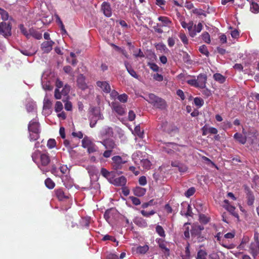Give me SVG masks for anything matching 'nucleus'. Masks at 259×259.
I'll return each mask as SVG.
<instances>
[{
	"mask_svg": "<svg viewBox=\"0 0 259 259\" xmlns=\"http://www.w3.org/2000/svg\"><path fill=\"white\" fill-rule=\"evenodd\" d=\"M28 130L31 141H34L39 139L40 133V124L35 119L30 121L28 125Z\"/></svg>",
	"mask_w": 259,
	"mask_h": 259,
	"instance_id": "obj_1",
	"label": "nucleus"
},
{
	"mask_svg": "<svg viewBox=\"0 0 259 259\" xmlns=\"http://www.w3.org/2000/svg\"><path fill=\"white\" fill-rule=\"evenodd\" d=\"M103 145L106 150L103 153L105 158L110 157L114 149H117V145L115 141L111 139H107L100 142Z\"/></svg>",
	"mask_w": 259,
	"mask_h": 259,
	"instance_id": "obj_2",
	"label": "nucleus"
},
{
	"mask_svg": "<svg viewBox=\"0 0 259 259\" xmlns=\"http://www.w3.org/2000/svg\"><path fill=\"white\" fill-rule=\"evenodd\" d=\"M148 102L152 104L154 107L160 110H164L167 107L165 101L154 94H150L148 96Z\"/></svg>",
	"mask_w": 259,
	"mask_h": 259,
	"instance_id": "obj_3",
	"label": "nucleus"
},
{
	"mask_svg": "<svg viewBox=\"0 0 259 259\" xmlns=\"http://www.w3.org/2000/svg\"><path fill=\"white\" fill-rule=\"evenodd\" d=\"M89 112L91 113V116L89 117L90 125L91 127L95 126L99 119L103 118V115L100 113L99 110L95 107H91Z\"/></svg>",
	"mask_w": 259,
	"mask_h": 259,
	"instance_id": "obj_4",
	"label": "nucleus"
},
{
	"mask_svg": "<svg viewBox=\"0 0 259 259\" xmlns=\"http://www.w3.org/2000/svg\"><path fill=\"white\" fill-rule=\"evenodd\" d=\"M12 25L10 22H2L0 23V35L6 38L12 34Z\"/></svg>",
	"mask_w": 259,
	"mask_h": 259,
	"instance_id": "obj_5",
	"label": "nucleus"
},
{
	"mask_svg": "<svg viewBox=\"0 0 259 259\" xmlns=\"http://www.w3.org/2000/svg\"><path fill=\"white\" fill-rule=\"evenodd\" d=\"M111 107L113 110L120 116H123L126 113L125 105L120 104L118 102H112Z\"/></svg>",
	"mask_w": 259,
	"mask_h": 259,
	"instance_id": "obj_6",
	"label": "nucleus"
},
{
	"mask_svg": "<svg viewBox=\"0 0 259 259\" xmlns=\"http://www.w3.org/2000/svg\"><path fill=\"white\" fill-rule=\"evenodd\" d=\"M77 85L82 91L89 89V87L85 82V77L83 74H79L76 79Z\"/></svg>",
	"mask_w": 259,
	"mask_h": 259,
	"instance_id": "obj_7",
	"label": "nucleus"
},
{
	"mask_svg": "<svg viewBox=\"0 0 259 259\" xmlns=\"http://www.w3.org/2000/svg\"><path fill=\"white\" fill-rule=\"evenodd\" d=\"M112 166L115 170L121 169L122 165L125 162L120 156H114L112 158Z\"/></svg>",
	"mask_w": 259,
	"mask_h": 259,
	"instance_id": "obj_8",
	"label": "nucleus"
},
{
	"mask_svg": "<svg viewBox=\"0 0 259 259\" xmlns=\"http://www.w3.org/2000/svg\"><path fill=\"white\" fill-rule=\"evenodd\" d=\"M54 44L55 42L52 40L44 41L40 46L41 50L44 53H49L52 50Z\"/></svg>",
	"mask_w": 259,
	"mask_h": 259,
	"instance_id": "obj_9",
	"label": "nucleus"
},
{
	"mask_svg": "<svg viewBox=\"0 0 259 259\" xmlns=\"http://www.w3.org/2000/svg\"><path fill=\"white\" fill-rule=\"evenodd\" d=\"M101 10L104 15L107 17H110L112 16V9L109 3L104 2L101 5Z\"/></svg>",
	"mask_w": 259,
	"mask_h": 259,
	"instance_id": "obj_10",
	"label": "nucleus"
},
{
	"mask_svg": "<svg viewBox=\"0 0 259 259\" xmlns=\"http://www.w3.org/2000/svg\"><path fill=\"white\" fill-rule=\"evenodd\" d=\"M198 88L204 89L206 87L207 75L203 73L200 74L196 79Z\"/></svg>",
	"mask_w": 259,
	"mask_h": 259,
	"instance_id": "obj_11",
	"label": "nucleus"
},
{
	"mask_svg": "<svg viewBox=\"0 0 259 259\" xmlns=\"http://www.w3.org/2000/svg\"><path fill=\"white\" fill-rule=\"evenodd\" d=\"M224 208H225L227 210H228L231 214H232L235 217H239L238 214L235 211L236 208L234 206L230 204L228 200H224Z\"/></svg>",
	"mask_w": 259,
	"mask_h": 259,
	"instance_id": "obj_12",
	"label": "nucleus"
},
{
	"mask_svg": "<svg viewBox=\"0 0 259 259\" xmlns=\"http://www.w3.org/2000/svg\"><path fill=\"white\" fill-rule=\"evenodd\" d=\"M55 196L59 201H63L68 199V196L64 192L62 188L56 189L54 191Z\"/></svg>",
	"mask_w": 259,
	"mask_h": 259,
	"instance_id": "obj_13",
	"label": "nucleus"
},
{
	"mask_svg": "<svg viewBox=\"0 0 259 259\" xmlns=\"http://www.w3.org/2000/svg\"><path fill=\"white\" fill-rule=\"evenodd\" d=\"M201 130L202 131V135L206 136L208 134L217 135L218 133V130L213 127H209L207 125L203 126Z\"/></svg>",
	"mask_w": 259,
	"mask_h": 259,
	"instance_id": "obj_14",
	"label": "nucleus"
},
{
	"mask_svg": "<svg viewBox=\"0 0 259 259\" xmlns=\"http://www.w3.org/2000/svg\"><path fill=\"white\" fill-rule=\"evenodd\" d=\"M97 85L100 88L103 92L109 93L111 91V88L109 84L107 81H98L96 82Z\"/></svg>",
	"mask_w": 259,
	"mask_h": 259,
	"instance_id": "obj_15",
	"label": "nucleus"
},
{
	"mask_svg": "<svg viewBox=\"0 0 259 259\" xmlns=\"http://www.w3.org/2000/svg\"><path fill=\"white\" fill-rule=\"evenodd\" d=\"M39 162L41 165L45 166L48 165L51 161L50 157L48 154L42 153L40 155Z\"/></svg>",
	"mask_w": 259,
	"mask_h": 259,
	"instance_id": "obj_16",
	"label": "nucleus"
},
{
	"mask_svg": "<svg viewBox=\"0 0 259 259\" xmlns=\"http://www.w3.org/2000/svg\"><path fill=\"white\" fill-rule=\"evenodd\" d=\"M249 249L252 255L255 257L259 253V242H252L250 245Z\"/></svg>",
	"mask_w": 259,
	"mask_h": 259,
	"instance_id": "obj_17",
	"label": "nucleus"
},
{
	"mask_svg": "<svg viewBox=\"0 0 259 259\" xmlns=\"http://www.w3.org/2000/svg\"><path fill=\"white\" fill-rule=\"evenodd\" d=\"M134 223L140 227L145 228L147 227L146 221L142 218L137 217L133 220Z\"/></svg>",
	"mask_w": 259,
	"mask_h": 259,
	"instance_id": "obj_18",
	"label": "nucleus"
},
{
	"mask_svg": "<svg viewBox=\"0 0 259 259\" xmlns=\"http://www.w3.org/2000/svg\"><path fill=\"white\" fill-rule=\"evenodd\" d=\"M126 183V179L124 176L115 178L113 180L112 184L116 186H123Z\"/></svg>",
	"mask_w": 259,
	"mask_h": 259,
	"instance_id": "obj_19",
	"label": "nucleus"
},
{
	"mask_svg": "<svg viewBox=\"0 0 259 259\" xmlns=\"http://www.w3.org/2000/svg\"><path fill=\"white\" fill-rule=\"evenodd\" d=\"M30 36L36 39H40L42 38V33L38 30L31 28L29 30V38H30Z\"/></svg>",
	"mask_w": 259,
	"mask_h": 259,
	"instance_id": "obj_20",
	"label": "nucleus"
},
{
	"mask_svg": "<svg viewBox=\"0 0 259 259\" xmlns=\"http://www.w3.org/2000/svg\"><path fill=\"white\" fill-rule=\"evenodd\" d=\"M147 58L149 60L148 65H156L157 57L154 53L152 51L148 52L147 54Z\"/></svg>",
	"mask_w": 259,
	"mask_h": 259,
	"instance_id": "obj_21",
	"label": "nucleus"
},
{
	"mask_svg": "<svg viewBox=\"0 0 259 259\" xmlns=\"http://www.w3.org/2000/svg\"><path fill=\"white\" fill-rule=\"evenodd\" d=\"M41 153L39 150H35L34 152L32 153L31 157L32 160L34 162H35L38 167L39 165V159L40 157V155H41Z\"/></svg>",
	"mask_w": 259,
	"mask_h": 259,
	"instance_id": "obj_22",
	"label": "nucleus"
},
{
	"mask_svg": "<svg viewBox=\"0 0 259 259\" xmlns=\"http://www.w3.org/2000/svg\"><path fill=\"white\" fill-rule=\"evenodd\" d=\"M204 230V227L200 225H195L192 227L191 230L192 235L198 236L199 235L201 231Z\"/></svg>",
	"mask_w": 259,
	"mask_h": 259,
	"instance_id": "obj_23",
	"label": "nucleus"
},
{
	"mask_svg": "<svg viewBox=\"0 0 259 259\" xmlns=\"http://www.w3.org/2000/svg\"><path fill=\"white\" fill-rule=\"evenodd\" d=\"M247 204L249 206H252L254 201V196L252 192L248 190L246 194Z\"/></svg>",
	"mask_w": 259,
	"mask_h": 259,
	"instance_id": "obj_24",
	"label": "nucleus"
},
{
	"mask_svg": "<svg viewBox=\"0 0 259 259\" xmlns=\"http://www.w3.org/2000/svg\"><path fill=\"white\" fill-rule=\"evenodd\" d=\"M133 191L135 195L138 197H141L145 194L146 190L140 187H136L133 190Z\"/></svg>",
	"mask_w": 259,
	"mask_h": 259,
	"instance_id": "obj_25",
	"label": "nucleus"
},
{
	"mask_svg": "<svg viewBox=\"0 0 259 259\" xmlns=\"http://www.w3.org/2000/svg\"><path fill=\"white\" fill-rule=\"evenodd\" d=\"M234 138L241 144H244L246 142V138L240 133H236L234 135Z\"/></svg>",
	"mask_w": 259,
	"mask_h": 259,
	"instance_id": "obj_26",
	"label": "nucleus"
},
{
	"mask_svg": "<svg viewBox=\"0 0 259 259\" xmlns=\"http://www.w3.org/2000/svg\"><path fill=\"white\" fill-rule=\"evenodd\" d=\"M158 244L159 247L163 250H164L165 252H166L169 254V249L166 247V244L164 242V240L162 239H157L156 240Z\"/></svg>",
	"mask_w": 259,
	"mask_h": 259,
	"instance_id": "obj_27",
	"label": "nucleus"
},
{
	"mask_svg": "<svg viewBox=\"0 0 259 259\" xmlns=\"http://www.w3.org/2000/svg\"><path fill=\"white\" fill-rule=\"evenodd\" d=\"M185 81L191 86L198 88L197 80L194 76L191 77L190 78H189L188 76L185 79Z\"/></svg>",
	"mask_w": 259,
	"mask_h": 259,
	"instance_id": "obj_28",
	"label": "nucleus"
},
{
	"mask_svg": "<svg viewBox=\"0 0 259 259\" xmlns=\"http://www.w3.org/2000/svg\"><path fill=\"white\" fill-rule=\"evenodd\" d=\"M158 20L162 23L161 26H169V24L171 23L169 19L165 16H160L158 17Z\"/></svg>",
	"mask_w": 259,
	"mask_h": 259,
	"instance_id": "obj_29",
	"label": "nucleus"
},
{
	"mask_svg": "<svg viewBox=\"0 0 259 259\" xmlns=\"http://www.w3.org/2000/svg\"><path fill=\"white\" fill-rule=\"evenodd\" d=\"M214 79L220 83H223L226 81V77L220 73H215L213 75Z\"/></svg>",
	"mask_w": 259,
	"mask_h": 259,
	"instance_id": "obj_30",
	"label": "nucleus"
},
{
	"mask_svg": "<svg viewBox=\"0 0 259 259\" xmlns=\"http://www.w3.org/2000/svg\"><path fill=\"white\" fill-rule=\"evenodd\" d=\"M101 133L103 136H112L113 132L111 127L106 126L103 128Z\"/></svg>",
	"mask_w": 259,
	"mask_h": 259,
	"instance_id": "obj_31",
	"label": "nucleus"
},
{
	"mask_svg": "<svg viewBox=\"0 0 259 259\" xmlns=\"http://www.w3.org/2000/svg\"><path fill=\"white\" fill-rule=\"evenodd\" d=\"M207 252L205 250L200 249L197 252L196 259H206Z\"/></svg>",
	"mask_w": 259,
	"mask_h": 259,
	"instance_id": "obj_32",
	"label": "nucleus"
},
{
	"mask_svg": "<svg viewBox=\"0 0 259 259\" xmlns=\"http://www.w3.org/2000/svg\"><path fill=\"white\" fill-rule=\"evenodd\" d=\"M140 162L142 166L145 168L149 169L150 168L151 163L150 160L147 159H143L140 160Z\"/></svg>",
	"mask_w": 259,
	"mask_h": 259,
	"instance_id": "obj_33",
	"label": "nucleus"
},
{
	"mask_svg": "<svg viewBox=\"0 0 259 259\" xmlns=\"http://www.w3.org/2000/svg\"><path fill=\"white\" fill-rule=\"evenodd\" d=\"M194 27V23L192 21H190L188 23V26L187 29L189 31V34L190 36L192 37H194L195 36V32L193 31Z\"/></svg>",
	"mask_w": 259,
	"mask_h": 259,
	"instance_id": "obj_34",
	"label": "nucleus"
},
{
	"mask_svg": "<svg viewBox=\"0 0 259 259\" xmlns=\"http://www.w3.org/2000/svg\"><path fill=\"white\" fill-rule=\"evenodd\" d=\"M0 15L4 21H7L9 19V15L8 12L1 8H0Z\"/></svg>",
	"mask_w": 259,
	"mask_h": 259,
	"instance_id": "obj_35",
	"label": "nucleus"
},
{
	"mask_svg": "<svg viewBox=\"0 0 259 259\" xmlns=\"http://www.w3.org/2000/svg\"><path fill=\"white\" fill-rule=\"evenodd\" d=\"M93 143L87 137H84L82 140V146L87 148Z\"/></svg>",
	"mask_w": 259,
	"mask_h": 259,
	"instance_id": "obj_36",
	"label": "nucleus"
},
{
	"mask_svg": "<svg viewBox=\"0 0 259 259\" xmlns=\"http://www.w3.org/2000/svg\"><path fill=\"white\" fill-rule=\"evenodd\" d=\"M45 183L46 186L50 189H53L55 186V183L50 178H47L45 180Z\"/></svg>",
	"mask_w": 259,
	"mask_h": 259,
	"instance_id": "obj_37",
	"label": "nucleus"
},
{
	"mask_svg": "<svg viewBox=\"0 0 259 259\" xmlns=\"http://www.w3.org/2000/svg\"><path fill=\"white\" fill-rule=\"evenodd\" d=\"M156 233L161 237H165V231L162 226L157 225L155 228Z\"/></svg>",
	"mask_w": 259,
	"mask_h": 259,
	"instance_id": "obj_38",
	"label": "nucleus"
},
{
	"mask_svg": "<svg viewBox=\"0 0 259 259\" xmlns=\"http://www.w3.org/2000/svg\"><path fill=\"white\" fill-rule=\"evenodd\" d=\"M250 10L252 13H257L259 12V5L257 3L252 2L250 6Z\"/></svg>",
	"mask_w": 259,
	"mask_h": 259,
	"instance_id": "obj_39",
	"label": "nucleus"
},
{
	"mask_svg": "<svg viewBox=\"0 0 259 259\" xmlns=\"http://www.w3.org/2000/svg\"><path fill=\"white\" fill-rule=\"evenodd\" d=\"M210 221V218L204 214L199 215V221L203 224H207Z\"/></svg>",
	"mask_w": 259,
	"mask_h": 259,
	"instance_id": "obj_40",
	"label": "nucleus"
},
{
	"mask_svg": "<svg viewBox=\"0 0 259 259\" xmlns=\"http://www.w3.org/2000/svg\"><path fill=\"white\" fill-rule=\"evenodd\" d=\"M149 249V247L148 245H144L143 246H140L137 247V251L138 253L141 254L145 253Z\"/></svg>",
	"mask_w": 259,
	"mask_h": 259,
	"instance_id": "obj_41",
	"label": "nucleus"
},
{
	"mask_svg": "<svg viewBox=\"0 0 259 259\" xmlns=\"http://www.w3.org/2000/svg\"><path fill=\"white\" fill-rule=\"evenodd\" d=\"M203 28V25L201 23L199 22L196 25H195L193 27V31L195 32V36L196 35L197 33H199L201 32Z\"/></svg>",
	"mask_w": 259,
	"mask_h": 259,
	"instance_id": "obj_42",
	"label": "nucleus"
},
{
	"mask_svg": "<svg viewBox=\"0 0 259 259\" xmlns=\"http://www.w3.org/2000/svg\"><path fill=\"white\" fill-rule=\"evenodd\" d=\"M128 72L133 77L138 78V75L137 74L136 71L132 68V66H125Z\"/></svg>",
	"mask_w": 259,
	"mask_h": 259,
	"instance_id": "obj_43",
	"label": "nucleus"
},
{
	"mask_svg": "<svg viewBox=\"0 0 259 259\" xmlns=\"http://www.w3.org/2000/svg\"><path fill=\"white\" fill-rule=\"evenodd\" d=\"M156 48L157 50L162 51L164 53H168L169 52V50L167 49L166 46L163 43L158 44L156 45Z\"/></svg>",
	"mask_w": 259,
	"mask_h": 259,
	"instance_id": "obj_44",
	"label": "nucleus"
},
{
	"mask_svg": "<svg viewBox=\"0 0 259 259\" xmlns=\"http://www.w3.org/2000/svg\"><path fill=\"white\" fill-rule=\"evenodd\" d=\"M202 39L207 44L210 43V35L207 32H204L201 34Z\"/></svg>",
	"mask_w": 259,
	"mask_h": 259,
	"instance_id": "obj_45",
	"label": "nucleus"
},
{
	"mask_svg": "<svg viewBox=\"0 0 259 259\" xmlns=\"http://www.w3.org/2000/svg\"><path fill=\"white\" fill-rule=\"evenodd\" d=\"M179 36L180 38L181 39V41L183 42V43L185 45H188V39L186 36V35L184 33L181 32L179 35Z\"/></svg>",
	"mask_w": 259,
	"mask_h": 259,
	"instance_id": "obj_46",
	"label": "nucleus"
},
{
	"mask_svg": "<svg viewBox=\"0 0 259 259\" xmlns=\"http://www.w3.org/2000/svg\"><path fill=\"white\" fill-rule=\"evenodd\" d=\"M194 102L196 106L201 107L204 104V101L202 99L199 97H196L194 99Z\"/></svg>",
	"mask_w": 259,
	"mask_h": 259,
	"instance_id": "obj_47",
	"label": "nucleus"
},
{
	"mask_svg": "<svg viewBox=\"0 0 259 259\" xmlns=\"http://www.w3.org/2000/svg\"><path fill=\"white\" fill-rule=\"evenodd\" d=\"M195 191L196 190L194 187H191L185 193V196L189 198L192 196L195 193Z\"/></svg>",
	"mask_w": 259,
	"mask_h": 259,
	"instance_id": "obj_48",
	"label": "nucleus"
},
{
	"mask_svg": "<svg viewBox=\"0 0 259 259\" xmlns=\"http://www.w3.org/2000/svg\"><path fill=\"white\" fill-rule=\"evenodd\" d=\"M189 225H190L189 223H186L184 225V227L185 229L184 235L185 237L186 238H189V237H190L189 227L188 226Z\"/></svg>",
	"mask_w": 259,
	"mask_h": 259,
	"instance_id": "obj_49",
	"label": "nucleus"
},
{
	"mask_svg": "<svg viewBox=\"0 0 259 259\" xmlns=\"http://www.w3.org/2000/svg\"><path fill=\"white\" fill-rule=\"evenodd\" d=\"M21 33L24 34L27 38H29V31H27L23 24H21L19 26Z\"/></svg>",
	"mask_w": 259,
	"mask_h": 259,
	"instance_id": "obj_50",
	"label": "nucleus"
},
{
	"mask_svg": "<svg viewBox=\"0 0 259 259\" xmlns=\"http://www.w3.org/2000/svg\"><path fill=\"white\" fill-rule=\"evenodd\" d=\"M128 96L126 94L119 95L117 99L121 103H125L127 102Z\"/></svg>",
	"mask_w": 259,
	"mask_h": 259,
	"instance_id": "obj_51",
	"label": "nucleus"
},
{
	"mask_svg": "<svg viewBox=\"0 0 259 259\" xmlns=\"http://www.w3.org/2000/svg\"><path fill=\"white\" fill-rule=\"evenodd\" d=\"M52 102L48 99H45L44 101L43 108L44 109H49L51 108Z\"/></svg>",
	"mask_w": 259,
	"mask_h": 259,
	"instance_id": "obj_52",
	"label": "nucleus"
},
{
	"mask_svg": "<svg viewBox=\"0 0 259 259\" xmlns=\"http://www.w3.org/2000/svg\"><path fill=\"white\" fill-rule=\"evenodd\" d=\"M56 145V142L55 139H50L47 142V147L50 148L52 149L54 148Z\"/></svg>",
	"mask_w": 259,
	"mask_h": 259,
	"instance_id": "obj_53",
	"label": "nucleus"
},
{
	"mask_svg": "<svg viewBox=\"0 0 259 259\" xmlns=\"http://www.w3.org/2000/svg\"><path fill=\"white\" fill-rule=\"evenodd\" d=\"M192 12L194 14H196L197 15H200V16L203 15L204 17L206 16V15L204 11L201 9L196 8V9H193Z\"/></svg>",
	"mask_w": 259,
	"mask_h": 259,
	"instance_id": "obj_54",
	"label": "nucleus"
},
{
	"mask_svg": "<svg viewBox=\"0 0 259 259\" xmlns=\"http://www.w3.org/2000/svg\"><path fill=\"white\" fill-rule=\"evenodd\" d=\"M63 109V104L60 101H57L55 104V110L56 112H59Z\"/></svg>",
	"mask_w": 259,
	"mask_h": 259,
	"instance_id": "obj_55",
	"label": "nucleus"
},
{
	"mask_svg": "<svg viewBox=\"0 0 259 259\" xmlns=\"http://www.w3.org/2000/svg\"><path fill=\"white\" fill-rule=\"evenodd\" d=\"M141 213L143 216H144L145 217H149L150 215H152L154 214H155V211L153 210H152L151 211H150L149 212H147L144 210H142L141 211Z\"/></svg>",
	"mask_w": 259,
	"mask_h": 259,
	"instance_id": "obj_56",
	"label": "nucleus"
},
{
	"mask_svg": "<svg viewBox=\"0 0 259 259\" xmlns=\"http://www.w3.org/2000/svg\"><path fill=\"white\" fill-rule=\"evenodd\" d=\"M87 148L89 153H94L97 150V147L94 143L92 144Z\"/></svg>",
	"mask_w": 259,
	"mask_h": 259,
	"instance_id": "obj_57",
	"label": "nucleus"
},
{
	"mask_svg": "<svg viewBox=\"0 0 259 259\" xmlns=\"http://www.w3.org/2000/svg\"><path fill=\"white\" fill-rule=\"evenodd\" d=\"M133 55L136 57L143 58L144 57V54L140 49H138L137 52L134 51Z\"/></svg>",
	"mask_w": 259,
	"mask_h": 259,
	"instance_id": "obj_58",
	"label": "nucleus"
},
{
	"mask_svg": "<svg viewBox=\"0 0 259 259\" xmlns=\"http://www.w3.org/2000/svg\"><path fill=\"white\" fill-rule=\"evenodd\" d=\"M63 70L66 73L69 74L70 75H74V73L71 70V66H65Z\"/></svg>",
	"mask_w": 259,
	"mask_h": 259,
	"instance_id": "obj_59",
	"label": "nucleus"
},
{
	"mask_svg": "<svg viewBox=\"0 0 259 259\" xmlns=\"http://www.w3.org/2000/svg\"><path fill=\"white\" fill-rule=\"evenodd\" d=\"M161 27H162L161 25V24H156V25L154 26L153 29L155 30V32L161 34L163 32V30L161 28Z\"/></svg>",
	"mask_w": 259,
	"mask_h": 259,
	"instance_id": "obj_60",
	"label": "nucleus"
},
{
	"mask_svg": "<svg viewBox=\"0 0 259 259\" xmlns=\"http://www.w3.org/2000/svg\"><path fill=\"white\" fill-rule=\"evenodd\" d=\"M153 78L157 81H161L163 79V77L161 74L158 73H154L153 75Z\"/></svg>",
	"mask_w": 259,
	"mask_h": 259,
	"instance_id": "obj_61",
	"label": "nucleus"
},
{
	"mask_svg": "<svg viewBox=\"0 0 259 259\" xmlns=\"http://www.w3.org/2000/svg\"><path fill=\"white\" fill-rule=\"evenodd\" d=\"M130 199L131 200L132 203L135 205H138L141 204V201L137 197L131 196L130 197Z\"/></svg>",
	"mask_w": 259,
	"mask_h": 259,
	"instance_id": "obj_62",
	"label": "nucleus"
},
{
	"mask_svg": "<svg viewBox=\"0 0 259 259\" xmlns=\"http://www.w3.org/2000/svg\"><path fill=\"white\" fill-rule=\"evenodd\" d=\"M102 240L103 241L111 240L112 242L116 241V239H115V238L114 237L109 235H105L103 237Z\"/></svg>",
	"mask_w": 259,
	"mask_h": 259,
	"instance_id": "obj_63",
	"label": "nucleus"
},
{
	"mask_svg": "<svg viewBox=\"0 0 259 259\" xmlns=\"http://www.w3.org/2000/svg\"><path fill=\"white\" fill-rule=\"evenodd\" d=\"M139 183L141 186H145L147 184V179L145 176H141L139 179Z\"/></svg>",
	"mask_w": 259,
	"mask_h": 259,
	"instance_id": "obj_64",
	"label": "nucleus"
}]
</instances>
